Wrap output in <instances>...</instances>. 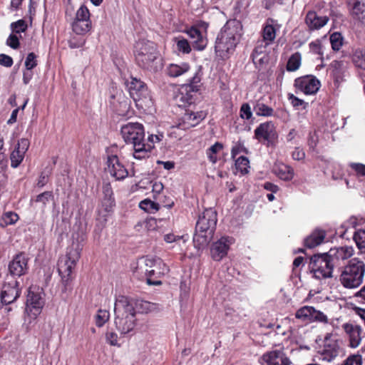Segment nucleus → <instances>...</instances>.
I'll return each mask as SVG.
<instances>
[{
	"mask_svg": "<svg viewBox=\"0 0 365 365\" xmlns=\"http://www.w3.org/2000/svg\"><path fill=\"white\" fill-rule=\"evenodd\" d=\"M242 36V25L237 21H228L218 34L215 49L221 58H227L232 53Z\"/></svg>",
	"mask_w": 365,
	"mask_h": 365,
	"instance_id": "obj_1",
	"label": "nucleus"
},
{
	"mask_svg": "<svg viewBox=\"0 0 365 365\" xmlns=\"http://www.w3.org/2000/svg\"><path fill=\"white\" fill-rule=\"evenodd\" d=\"M120 133L124 141L133 148V157L141 160L149 156L153 146L145 143L143 125L139 123H128L121 126Z\"/></svg>",
	"mask_w": 365,
	"mask_h": 365,
	"instance_id": "obj_2",
	"label": "nucleus"
},
{
	"mask_svg": "<svg viewBox=\"0 0 365 365\" xmlns=\"http://www.w3.org/2000/svg\"><path fill=\"white\" fill-rule=\"evenodd\" d=\"M115 324L117 330L125 335L133 330L135 326V312L131 301L125 296L120 295L115 299Z\"/></svg>",
	"mask_w": 365,
	"mask_h": 365,
	"instance_id": "obj_3",
	"label": "nucleus"
},
{
	"mask_svg": "<svg viewBox=\"0 0 365 365\" xmlns=\"http://www.w3.org/2000/svg\"><path fill=\"white\" fill-rule=\"evenodd\" d=\"M135 56L137 63L141 68L150 71L158 70V51L153 42L141 40L135 45Z\"/></svg>",
	"mask_w": 365,
	"mask_h": 365,
	"instance_id": "obj_4",
	"label": "nucleus"
},
{
	"mask_svg": "<svg viewBox=\"0 0 365 365\" xmlns=\"http://www.w3.org/2000/svg\"><path fill=\"white\" fill-rule=\"evenodd\" d=\"M217 213L212 208L206 209L200 216L196 223V233L194 242L206 245L212 237L217 224Z\"/></svg>",
	"mask_w": 365,
	"mask_h": 365,
	"instance_id": "obj_5",
	"label": "nucleus"
},
{
	"mask_svg": "<svg viewBox=\"0 0 365 365\" xmlns=\"http://www.w3.org/2000/svg\"><path fill=\"white\" fill-rule=\"evenodd\" d=\"M364 274V262L358 258H353L344 267L340 275V282L344 287L354 289L362 284Z\"/></svg>",
	"mask_w": 365,
	"mask_h": 365,
	"instance_id": "obj_6",
	"label": "nucleus"
},
{
	"mask_svg": "<svg viewBox=\"0 0 365 365\" xmlns=\"http://www.w3.org/2000/svg\"><path fill=\"white\" fill-rule=\"evenodd\" d=\"M125 85L130 96L138 108L145 109L152 106L150 93L144 82L137 78L130 77L126 80Z\"/></svg>",
	"mask_w": 365,
	"mask_h": 365,
	"instance_id": "obj_7",
	"label": "nucleus"
},
{
	"mask_svg": "<svg viewBox=\"0 0 365 365\" xmlns=\"http://www.w3.org/2000/svg\"><path fill=\"white\" fill-rule=\"evenodd\" d=\"M81 248L78 244L68 247L64 256L60 257L58 271L64 282H68L81 257Z\"/></svg>",
	"mask_w": 365,
	"mask_h": 365,
	"instance_id": "obj_8",
	"label": "nucleus"
},
{
	"mask_svg": "<svg viewBox=\"0 0 365 365\" xmlns=\"http://www.w3.org/2000/svg\"><path fill=\"white\" fill-rule=\"evenodd\" d=\"M309 267L314 277L318 279L332 277L334 269L326 252L312 256Z\"/></svg>",
	"mask_w": 365,
	"mask_h": 365,
	"instance_id": "obj_9",
	"label": "nucleus"
},
{
	"mask_svg": "<svg viewBox=\"0 0 365 365\" xmlns=\"http://www.w3.org/2000/svg\"><path fill=\"white\" fill-rule=\"evenodd\" d=\"M326 253L333 267L339 269L348 259L353 256L354 250L351 246L335 247Z\"/></svg>",
	"mask_w": 365,
	"mask_h": 365,
	"instance_id": "obj_10",
	"label": "nucleus"
},
{
	"mask_svg": "<svg viewBox=\"0 0 365 365\" xmlns=\"http://www.w3.org/2000/svg\"><path fill=\"white\" fill-rule=\"evenodd\" d=\"M21 294L19 282L13 277H7L1 292L2 303L10 304L15 302Z\"/></svg>",
	"mask_w": 365,
	"mask_h": 365,
	"instance_id": "obj_11",
	"label": "nucleus"
},
{
	"mask_svg": "<svg viewBox=\"0 0 365 365\" xmlns=\"http://www.w3.org/2000/svg\"><path fill=\"white\" fill-rule=\"evenodd\" d=\"M44 305V300L42 297L41 292H35L31 288L29 289L27 299L26 312L33 319L41 313V309Z\"/></svg>",
	"mask_w": 365,
	"mask_h": 365,
	"instance_id": "obj_12",
	"label": "nucleus"
},
{
	"mask_svg": "<svg viewBox=\"0 0 365 365\" xmlns=\"http://www.w3.org/2000/svg\"><path fill=\"white\" fill-rule=\"evenodd\" d=\"M29 257L24 252H19L16 255L9 264V277H21L27 273L29 269Z\"/></svg>",
	"mask_w": 365,
	"mask_h": 365,
	"instance_id": "obj_13",
	"label": "nucleus"
},
{
	"mask_svg": "<svg viewBox=\"0 0 365 365\" xmlns=\"http://www.w3.org/2000/svg\"><path fill=\"white\" fill-rule=\"evenodd\" d=\"M294 86L297 90L306 95L316 93L320 88L319 81L314 76H304L294 81Z\"/></svg>",
	"mask_w": 365,
	"mask_h": 365,
	"instance_id": "obj_14",
	"label": "nucleus"
},
{
	"mask_svg": "<svg viewBox=\"0 0 365 365\" xmlns=\"http://www.w3.org/2000/svg\"><path fill=\"white\" fill-rule=\"evenodd\" d=\"M206 115L207 113L205 111H192L190 109H187L177 127L184 130L190 129V128L197 125L205 118Z\"/></svg>",
	"mask_w": 365,
	"mask_h": 365,
	"instance_id": "obj_15",
	"label": "nucleus"
},
{
	"mask_svg": "<svg viewBox=\"0 0 365 365\" xmlns=\"http://www.w3.org/2000/svg\"><path fill=\"white\" fill-rule=\"evenodd\" d=\"M274 20L272 19H268L266 24L264 25L262 30V38L263 42H264V46L258 45L253 51V58H256L257 54H260L263 52V49L265 48L267 46L270 45L276 37V29L273 26L272 23Z\"/></svg>",
	"mask_w": 365,
	"mask_h": 365,
	"instance_id": "obj_16",
	"label": "nucleus"
},
{
	"mask_svg": "<svg viewBox=\"0 0 365 365\" xmlns=\"http://www.w3.org/2000/svg\"><path fill=\"white\" fill-rule=\"evenodd\" d=\"M267 365H291L292 361L283 349L267 351L262 356Z\"/></svg>",
	"mask_w": 365,
	"mask_h": 365,
	"instance_id": "obj_17",
	"label": "nucleus"
},
{
	"mask_svg": "<svg viewBox=\"0 0 365 365\" xmlns=\"http://www.w3.org/2000/svg\"><path fill=\"white\" fill-rule=\"evenodd\" d=\"M233 242V239L229 237H222L214 242L211 247V256L215 261L221 260L227 254L230 245Z\"/></svg>",
	"mask_w": 365,
	"mask_h": 365,
	"instance_id": "obj_18",
	"label": "nucleus"
},
{
	"mask_svg": "<svg viewBox=\"0 0 365 365\" xmlns=\"http://www.w3.org/2000/svg\"><path fill=\"white\" fill-rule=\"evenodd\" d=\"M29 145L30 143L26 138H21L18 141L16 146L10 155L11 166L12 168H16L21 163Z\"/></svg>",
	"mask_w": 365,
	"mask_h": 365,
	"instance_id": "obj_19",
	"label": "nucleus"
},
{
	"mask_svg": "<svg viewBox=\"0 0 365 365\" xmlns=\"http://www.w3.org/2000/svg\"><path fill=\"white\" fill-rule=\"evenodd\" d=\"M331 334H327L324 338V344L321 352L322 359L331 361L339 353V346L336 340L331 339Z\"/></svg>",
	"mask_w": 365,
	"mask_h": 365,
	"instance_id": "obj_20",
	"label": "nucleus"
},
{
	"mask_svg": "<svg viewBox=\"0 0 365 365\" xmlns=\"http://www.w3.org/2000/svg\"><path fill=\"white\" fill-rule=\"evenodd\" d=\"M107 163L108 172L116 180H123L128 175L127 169L120 163L117 155L109 156Z\"/></svg>",
	"mask_w": 365,
	"mask_h": 365,
	"instance_id": "obj_21",
	"label": "nucleus"
},
{
	"mask_svg": "<svg viewBox=\"0 0 365 365\" xmlns=\"http://www.w3.org/2000/svg\"><path fill=\"white\" fill-rule=\"evenodd\" d=\"M343 329L349 336V345L352 348H356L361 343V328L360 326L350 323L343 324Z\"/></svg>",
	"mask_w": 365,
	"mask_h": 365,
	"instance_id": "obj_22",
	"label": "nucleus"
},
{
	"mask_svg": "<svg viewBox=\"0 0 365 365\" xmlns=\"http://www.w3.org/2000/svg\"><path fill=\"white\" fill-rule=\"evenodd\" d=\"M201 81V77L199 75V73L195 71L193 76L189 80V83L184 86L183 89L186 91V96L183 95L182 92L181 99L182 101H185L190 105L192 103V96L190 94V92H197L199 90L200 83Z\"/></svg>",
	"mask_w": 365,
	"mask_h": 365,
	"instance_id": "obj_23",
	"label": "nucleus"
},
{
	"mask_svg": "<svg viewBox=\"0 0 365 365\" xmlns=\"http://www.w3.org/2000/svg\"><path fill=\"white\" fill-rule=\"evenodd\" d=\"M329 18L326 16H318L315 11H310L307 14L305 21L312 29H319L327 24Z\"/></svg>",
	"mask_w": 365,
	"mask_h": 365,
	"instance_id": "obj_24",
	"label": "nucleus"
},
{
	"mask_svg": "<svg viewBox=\"0 0 365 365\" xmlns=\"http://www.w3.org/2000/svg\"><path fill=\"white\" fill-rule=\"evenodd\" d=\"M274 135V127L272 122L261 123L255 130V138L261 140H269Z\"/></svg>",
	"mask_w": 365,
	"mask_h": 365,
	"instance_id": "obj_25",
	"label": "nucleus"
},
{
	"mask_svg": "<svg viewBox=\"0 0 365 365\" xmlns=\"http://www.w3.org/2000/svg\"><path fill=\"white\" fill-rule=\"evenodd\" d=\"M168 272V267L165 264V263L163 262V264L160 268H158V270H154V269H145V275L146 278V282L150 285H160L162 284L161 281L160 280H155L153 279V278H159L161 275L165 274L166 272Z\"/></svg>",
	"mask_w": 365,
	"mask_h": 365,
	"instance_id": "obj_26",
	"label": "nucleus"
},
{
	"mask_svg": "<svg viewBox=\"0 0 365 365\" xmlns=\"http://www.w3.org/2000/svg\"><path fill=\"white\" fill-rule=\"evenodd\" d=\"M325 237L326 232L324 230L317 229L304 240V245L309 249L314 248L322 244Z\"/></svg>",
	"mask_w": 365,
	"mask_h": 365,
	"instance_id": "obj_27",
	"label": "nucleus"
},
{
	"mask_svg": "<svg viewBox=\"0 0 365 365\" xmlns=\"http://www.w3.org/2000/svg\"><path fill=\"white\" fill-rule=\"evenodd\" d=\"M162 264L163 261L160 258H142L138 262L135 272L145 273V269L160 268Z\"/></svg>",
	"mask_w": 365,
	"mask_h": 365,
	"instance_id": "obj_28",
	"label": "nucleus"
},
{
	"mask_svg": "<svg viewBox=\"0 0 365 365\" xmlns=\"http://www.w3.org/2000/svg\"><path fill=\"white\" fill-rule=\"evenodd\" d=\"M135 313L148 314L159 309V304L143 299H137L133 304Z\"/></svg>",
	"mask_w": 365,
	"mask_h": 365,
	"instance_id": "obj_29",
	"label": "nucleus"
},
{
	"mask_svg": "<svg viewBox=\"0 0 365 365\" xmlns=\"http://www.w3.org/2000/svg\"><path fill=\"white\" fill-rule=\"evenodd\" d=\"M190 69V66L187 63H171L167 67V73L170 77L176 78L188 72Z\"/></svg>",
	"mask_w": 365,
	"mask_h": 365,
	"instance_id": "obj_30",
	"label": "nucleus"
},
{
	"mask_svg": "<svg viewBox=\"0 0 365 365\" xmlns=\"http://www.w3.org/2000/svg\"><path fill=\"white\" fill-rule=\"evenodd\" d=\"M351 15L361 25L365 26V3L356 1L353 4Z\"/></svg>",
	"mask_w": 365,
	"mask_h": 365,
	"instance_id": "obj_31",
	"label": "nucleus"
},
{
	"mask_svg": "<svg viewBox=\"0 0 365 365\" xmlns=\"http://www.w3.org/2000/svg\"><path fill=\"white\" fill-rule=\"evenodd\" d=\"M275 174L282 180H291L294 175V170L289 165L280 164L274 168Z\"/></svg>",
	"mask_w": 365,
	"mask_h": 365,
	"instance_id": "obj_32",
	"label": "nucleus"
},
{
	"mask_svg": "<svg viewBox=\"0 0 365 365\" xmlns=\"http://www.w3.org/2000/svg\"><path fill=\"white\" fill-rule=\"evenodd\" d=\"M91 29V20L74 21L72 29L76 34L82 35L88 32Z\"/></svg>",
	"mask_w": 365,
	"mask_h": 365,
	"instance_id": "obj_33",
	"label": "nucleus"
},
{
	"mask_svg": "<svg viewBox=\"0 0 365 365\" xmlns=\"http://www.w3.org/2000/svg\"><path fill=\"white\" fill-rule=\"evenodd\" d=\"M254 111L257 115L259 116L268 117L272 116L274 113V110L271 107L259 101L257 102L254 106Z\"/></svg>",
	"mask_w": 365,
	"mask_h": 365,
	"instance_id": "obj_34",
	"label": "nucleus"
},
{
	"mask_svg": "<svg viewBox=\"0 0 365 365\" xmlns=\"http://www.w3.org/2000/svg\"><path fill=\"white\" fill-rule=\"evenodd\" d=\"M139 207L148 213H155L159 210L160 205L149 198H146L140 202Z\"/></svg>",
	"mask_w": 365,
	"mask_h": 365,
	"instance_id": "obj_35",
	"label": "nucleus"
},
{
	"mask_svg": "<svg viewBox=\"0 0 365 365\" xmlns=\"http://www.w3.org/2000/svg\"><path fill=\"white\" fill-rule=\"evenodd\" d=\"M313 307L304 306L299 308L295 313V317L303 322H311L312 310Z\"/></svg>",
	"mask_w": 365,
	"mask_h": 365,
	"instance_id": "obj_36",
	"label": "nucleus"
},
{
	"mask_svg": "<svg viewBox=\"0 0 365 365\" xmlns=\"http://www.w3.org/2000/svg\"><path fill=\"white\" fill-rule=\"evenodd\" d=\"M300 64L301 54L299 52H296L289 58L287 64V70L288 71H295L299 68Z\"/></svg>",
	"mask_w": 365,
	"mask_h": 365,
	"instance_id": "obj_37",
	"label": "nucleus"
},
{
	"mask_svg": "<svg viewBox=\"0 0 365 365\" xmlns=\"http://www.w3.org/2000/svg\"><path fill=\"white\" fill-rule=\"evenodd\" d=\"M354 240L360 254H365V230H359L354 235Z\"/></svg>",
	"mask_w": 365,
	"mask_h": 365,
	"instance_id": "obj_38",
	"label": "nucleus"
},
{
	"mask_svg": "<svg viewBox=\"0 0 365 365\" xmlns=\"http://www.w3.org/2000/svg\"><path fill=\"white\" fill-rule=\"evenodd\" d=\"M235 168L241 174L248 173L250 168V161L247 158L240 156L235 160Z\"/></svg>",
	"mask_w": 365,
	"mask_h": 365,
	"instance_id": "obj_39",
	"label": "nucleus"
},
{
	"mask_svg": "<svg viewBox=\"0 0 365 365\" xmlns=\"http://www.w3.org/2000/svg\"><path fill=\"white\" fill-rule=\"evenodd\" d=\"M223 148L222 143L217 142L207 150V155L208 159L212 163H215L217 160V153Z\"/></svg>",
	"mask_w": 365,
	"mask_h": 365,
	"instance_id": "obj_40",
	"label": "nucleus"
},
{
	"mask_svg": "<svg viewBox=\"0 0 365 365\" xmlns=\"http://www.w3.org/2000/svg\"><path fill=\"white\" fill-rule=\"evenodd\" d=\"M176 43L177 50L182 53H189L191 51V47L187 40L182 37H176L174 38Z\"/></svg>",
	"mask_w": 365,
	"mask_h": 365,
	"instance_id": "obj_41",
	"label": "nucleus"
},
{
	"mask_svg": "<svg viewBox=\"0 0 365 365\" xmlns=\"http://www.w3.org/2000/svg\"><path fill=\"white\" fill-rule=\"evenodd\" d=\"M19 220V215L14 212H7L2 216L1 226L13 225Z\"/></svg>",
	"mask_w": 365,
	"mask_h": 365,
	"instance_id": "obj_42",
	"label": "nucleus"
},
{
	"mask_svg": "<svg viewBox=\"0 0 365 365\" xmlns=\"http://www.w3.org/2000/svg\"><path fill=\"white\" fill-rule=\"evenodd\" d=\"M110 314L107 310L100 309L96 316V324L98 327H103L109 319Z\"/></svg>",
	"mask_w": 365,
	"mask_h": 365,
	"instance_id": "obj_43",
	"label": "nucleus"
},
{
	"mask_svg": "<svg viewBox=\"0 0 365 365\" xmlns=\"http://www.w3.org/2000/svg\"><path fill=\"white\" fill-rule=\"evenodd\" d=\"M309 46L310 51L314 54L318 55L319 56L318 58H319L320 60H322L324 52H323V46H322L320 41L317 40L315 41H312L309 43Z\"/></svg>",
	"mask_w": 365,
	"mask_h": 365,
	"instance_id": "obj_44",
	"label": "nucleus"
},
{
	"mask_svg": "<svg viewBox=\"0 0 365 365\" xmlns=\"http://www.w3.org/2000/svg\"><path fill=\"white\" fill-rule=\"evenodd\" d=\"M354 61L356 66L365 69V48L356 51L354 56Z\"/></svg>",
	"mask_w": 365,
	"mask_h": 365,
	"instance_id": "obj_45",
	"label": "nucleus"
},
{
	"mask_svg": "<svg viewBox=\"0 0 365 365\" xmlns=\"http://www.w3.org/2000/svg\"><path fill=\"white\" fill-rule=\"evenodd\" d=\"M311 322L327 323L328 318L322 312L317 310L314 307L312 310Z\"/></svg>",
	"mask_w": 365,
	"mask_h": 365,
	"instance_id": "obj_46",
	"label": "nucleus"
},
{
	"mask_svg": "<svg viewBox=\"0 0 365 365\" xmlns=\"http://www.w3.org/2000/svg\"><path fill=\"white\" fill-rule=\"evenodd\" d=\"M343 38L339 33L335 32L330 36L331 48L334 51H339L342 46Z\"/></svg>",
	"mask_w": 365,
	"mask_h": 365,
	"instance_id": "obj_47",
	"label": "nucleus"
},
{
	"mask_svg": "<svg viewBox=\"0 0 365 365\" xmlns=\"http://www.w3.org/2000/svg\"><path fill=\"white\" fill-rule=\"evenodd\" d=\"M11 29L16 34L24 32L27 29L26 22L24 19L18 20L10 25Z\"/></svg>",
	"mask_w": 365,
	"mask_h": 365,
	"instance_id": "obj_48",
	"label": "nucleus"
},
{
	"mask_svg": "<svg viewBox=\"0 0 365 365\" xmlns=\"http://www.w3.org/2000/svg\"><path fill=\"white\" fill-rule=\"evenodd\" d=\"M90 20V12L88 8L82 5L76 11L74 21Z\"/></svg>",
	"mask_w": 365,
	"mask_h": 365,
	"instance_id": "obj_49",
	"label": "nucleus"
},
{
	"mask_svg": "<svg viewBox=\"0 0 365 365\" xmlns=\"http://www.w3.org/2000/svg\"><path fill=\"white\" fill-rule=\"evenodd\" d=\"M288 99L290 101L291 104L293 106V107L299 109L300 107L305 109L308 105L307 103L304 102L303 100H301L296 97L292 93L288 94Z\"/></svg>",
	"mask_w": 365,
	"mask_h": 365,
	"instance_id": "obj_50",
	"label": "nucleus"
},
{
	"mask_svg": "<svg viewBox=\"0 0 365 365\" xmlns=\"http://www.w3.org/2000/svg\"><path fill=\"white\" fill-rule=\"evenodd\" d=\"M37 66L36 55L31 52L29 53L25 61V66L26 70H32Z\"/></svg>",
	"mask_w": 365,
	"mask_h": 365,
	"instance_id": "obj_51",
	"label": "nucleus"
},
{
	"mask_svg": "<svg viewBox=\"0 0 365 365\" xmlns=\"http://www.w3.org/2000/svg\"><path fill=\"white\" fill-rule=\"evenodd\" d=\"M207 43V38L205 37L204 34H202L200 36L197 37L192 41L193 47L194 48L202 51L203 50Z\"/></svg>",
	"mask_w": 365,
	"mask_h": 365,
	"instance_id": "obj_52",
	"label": "nucleus"
},
{
	"mask_svg": "<svg viewBox=\"0 0 365 365\" xmlns=\"http://www.w3.org/2000/svg\"><path fill=\"white\" fill-rule=\"evenodd\" d=\"M207 43V38L205 37L204 34H202L200 36L197 37L192 41L193 47L194 48L202 51L203 50Z\"/></svg>",
	"mask_w": 365,
	"mask_h": 365,
	"instance_id": "obj_53",
	"label": "nucleus"
},
{
	"mask_svg": "<svg viewBox=\"0 0 365 365\" xmlns=\"http://www.w3.org/2000/svg\"><path fill=\"white\" fill-rule=\"evenodd\" d=\"M114 205V198H103L101 201V208L106 213L110 212Z\"/></svg>",
	"mask_w": 365,
	"mask_h": 365,
	"instance_id": "obj_54",
	"label": "nucleus"
},
{
	"mask_svg": "<svg viewBox=\"0 0 365 365\" xmlns=\"http://www.w3.org/2000/svg\"><path fill=\"white\" fill-rule=\"evenodd\" d=\"M106 340L110 346H120V344L118 342V335L114 331H108L106 333Z\"/></svg>",
	"mask_w": 365,
	"mask_h": 365,
	"instance_id": "obj_55",
	"label": "nucleus"
},
{
	"mask_svg": "<svg viewBox=\"0 0 365 365\" xmlns=\"http://www.w3.org/2000/svg\"><path fill=\"white\" fill-rule=\"evenodd\" d=\"M241 153H248V150L243 144L238 142L232 148L231 156L232 158H235L236 155Z\"/></svg>",
	"mask_w": 365,
	"mask_h": 365,
	"instance_id": "obj_56",
	"label": "nucleus"
},
{
	"mask_svg": "<svg viewBox=\"0 0 365 365\" xmlns=\"http://www.w3.org/2000/svg\"><path fill=\"white\" fill-rule=\"evenodd\" d=\"M252 113L248 103H243L240 108V117L249 120L252 118Z\"/></svg>",
	"mask_w": 365,
	"mask_h": 365,
	"instance_id": "obj_57",
	"label": "nucleus"
},
{
	"mask_svg": "<svg viewBox=\"0 0 365 365\" xmlns=\"http://www.w3.org/2000/svg\"><path fill=\"white\" fill-rule=\"evenodd\" d=\"M6 45L13 49H17L19 47V38L16 34H10L6 40Z\"/></svg>",
	"mask_w": 365,
	"mask_h": 365,
	"instance_id": "obj_58",
	"label": "nucleus"
},
{
	"mask_svg": "<svg viewBox=\"0 0 365 365\" xmlns=\"http://www.w3.org/2000/svg\"><path fill=\"white\" fill-rule=\"evenodd\" d=\"M343 365H362L361 355H352L348 357Z\"/></svg>",
	"mask_w": 365,
	"mask_h": 365,
	"instance_id": "obj_59",
	"label": "nucleus"
},
{
	"mask_svg": "<svg viewBox=\"0 0 365 365\" xmlns=\"http://www.w3.org/2000/svg\"><path fill=\"white\" fill-rule=\"evenodd\" d=\"M350 167L356 173L358 176H365V165L359 163H350Z\"/></svg>",
	"mask_w": 365,
	"mask_h": 365,
	"instance_id": "obj_60",
	"label": "nucleus"
},
{
	"mask_svg": "<svg viewBox=\"0 0 365 365\" xmlns=\"http://www.w3.org/2000/svg\"><path fill=\"white\" fill-rule=\"evenodd\" d=\"M52 197V192L50 191H46L39 194L36 197V201L41 202L44 206L48 202L49 199Z\"/></svg>",
	"mask_w": 365,
	"mask_h": 365,
	"instance_id": "obj_61",
	"label": "nucleus"
},
{
	"mask_svg": "<svg viewBox=\"0 0 365 365\" xmlns=\"http://www.w3.org/2000/svg\"><path fill=\"white\" fill-rule=\"evenodd\" d=\"M13 59L11 56L1 53L0 54V65L9 68L13 65Z\"/></svg>",
	"mask_w": 365,
	"mask_h": 365,
	"instance_id": "obj_62",
	"label": "nucleus"
},
{
	"mask_svg": "<svg viewBox=\"0 0 365 365\" xmlns=\"http://www.w3.org/2000/svg\"><path fill=\"white\" fill-rule=\"evenodd\" d=\"M163 185L160 182H155L153 185L152 191L153 192V197L155 200L158 199L157 195H160L161 192L163 190Z\"/></svg>",
	"mask_w": 365,
	"mask_h": 365,
	"instance_id": "obj_63",
	"label": "nucleus"
},
{
	"mask_svg": "<svg viewBox=\"0 0 365 365\" xmlns=\"http://www.w3.org/2000/svg\"><path fill=\"white\" fill-rule=\"evenodd\" d=\"M187 34L189 37L194 41L196 38L200 36L202 33L195 27H191L190 29L187 31Z\"/></svg>",
	"mask_w": 365,
	"mask_h": 365,
	"instance_id": "obj_64",
	"label": "nucleus"
}]
</instances>
